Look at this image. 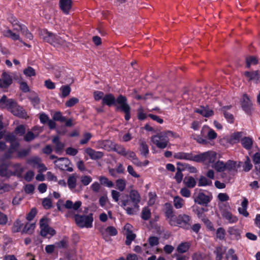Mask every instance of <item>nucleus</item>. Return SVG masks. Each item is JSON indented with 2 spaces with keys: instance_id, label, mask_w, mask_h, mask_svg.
Instances as JSON below:
<instances>
[{
  "instance_id": "nucleus-23",
  "label": "nucleus",
  "mask_w": 260,
  "mask_h": 260,
  "mask_svg": "<svg viewBox=\"0 0 260 260\" xmlns=\"http://www.w3.org/2000/svg\"><path fill=\"white\" fill-rule=\"evenodd\" d=\"M52 142L55 145V152L56 153H59L63 151L64 147V144L59 141V138L58 136L54 137L52 139Z\"/></svg>"
},
{
  "instance_id": "nucleus-21",
  "label": "nucleus",
  "mask_w": 260,
  "mask_h": 260,
  "mask_svg": "<svg viewBox=\"0 0 260 260\" xmlns=\"http://www.w3.org/2000/svg\"><path fill=\"white\" fill-rule=\"evenodd\" d=\"M15 100L13 99H8L6 95H4L1 99V108H7L9 110V107L14 104Z\"/></svg>"
},
{
  "instance_id": "nucleus-31",
  "label": "nucleus",
  "mask_w": 260,
  "mask_h": 260,
  "mask_svg": "<svg viewBox=\"0 0 260 260\" xmlns=\"http://www.w3.org/2000/svg\"><path fill=\"white\" fill-rule=\"evenodd\" d=\"M242 136V132H236L233 134L229 139V142L232 144L239 142Z\"/></svg>"
},
{
  "instance_id": "nucleus-5",
  "label": "nucleus",
  "mask_w": 260,
  "mask_h": 260,
  "mask_svg": "<svg viewBox=\"0 0 260 260\" xmlns=\"http://www.w3.org/2000/svg\"><path fill=\"white\" fill-rule=\"evenodd\" d=\"M76 223L80 228H90L92 226V222L93 218L92 214H89L88 215H80L75 214L74 216Z\"/></svg>"
},
{
  "instance_id": "nucleus-61",
  "label": "nucleus",
  "mask_w": 260,
  "mask_h": 260,
  "mask_svg": "<svg viewBox=\"0 0 260 260\" xmlns=\"http://www.w3.org/2000/svg\"><path fill=\"white\" fill-rule=\"evenodd\" d=\"M29 148L20 150L17 151V157L22 158L28 155L30 152Z\"/></svg>"
},
{
  "instance_id": "nucleus-12",
  "label": "nucleus",
  "mask_w": 260,
  "mask_h": 260,
  "mask_svg": "<svg viewBox=\"0 0 260 260\" xmlns=\"http://www.w3.org/2000/svg\"><path fill=\"white\" fill-rule=\"evenodd\" d=\"M14 115L20 118H24L26 116V112L22 107L19 106L15 101L14 104L11 106L8 110Z\"/></svg>"
},
{
  "instance_id": "nucleus-32",
  "label": "nucleus",
  "mask_w": 260,
  "mask_h": 260,
  "mask_svg": "<svg viewBox=\"0 0 260 260\" xmlns=\"http://www.w3.org/2000/svg\"><path fill=\"white\" fill-rule=\"evenodd\" d=\"M183 183L188 188H193L197 183L196 180L191 176L185 177L183 180Z\"/></svg>"
},
{
  "instance_id": "nucleus-48",
  "label": "nucleus",
  "mask_w": 260,
  "mask_h": 260,
  "mask_svg": "<svg viewBox=\"0 0 260 260\" xmlns=\"http://www.w3.org/2000/svg\"><path fill=\"white\" fill-rule=\"evenodd\" d=\"M13 168L15 169V172H13V175H16L20 176L24 171V168L19 164H16L13 165Z\"/></svg>"
},
{
  "instance_id": "nucleus-43",
  "label": "nucleus",
  "mask_w": 260,
  "mask_h": 260,
  "mask_svg": "<svg viewBox=\"0 0 260 260\" xmlns=\"http://www.w3.org/2000/svg\"><path fill=\"white\" fill-rule=\"evenodd\" d=\"M99 180L102 185L107 186L108 187H112L114 186L113 183L105 176H101Z\"/></svg>"
},
{
  "instance_id": "nucleus-30",
  "label": "nucleus",
  "mask_w": 260,
  "mask_h": 260,
  "mask_svg": "<svg viewBox=\"0 0 260 260\" xmlns=\"http://www.w3.org/2000/svg\"><path fill=\"white\" fill-rule=\"evenodd\" d=\"M77 174L74 173L70 175L68 179V185L71 190L74 189L76 186Z\"/></svg>"
},
{
  "instance_id": "nucleus-51",
  "label": "nucleus",
  "mask_w": 260,
  "mask_h": 260,
  "mask_svg": "<svg viewBox=\"0 0 260 260\" xmlns=\"http://www.w3.org/2000/svg\"><path fill=\"white\" fill-rule=\"evenodd\" d=\"M137 117L140 120H143L147 117V115L144 112V109L142 106H140L137 109Z\"/></svg>"
},
{
  "instance_id": "nucleus-40",
  "label": "nucleus",
  "mask_w": 260,
  "mask_h": 260,
  "mask_svg": "<svg viewBox=\"0 0 260 260\" xmlns=\"http://www.w3.org/2000/svg\"><path fill=\"white\" fill-rule=\"evenodd\" d=\"M116 186L120 191H123L125 188L126 181L123 179H117L116 181Z\"/></svg>"
},
{
  "instance_id": "nucleus-37",
  "label": "nucleus",
  "mask_w": 260,
  "mask_h": 260,
  "mask_svg": "<svg viewBox=\"0 0 260 260\" xmlns=\"http://www.w3.org/2000/svg\"><path fill=\"white\" fill-rule=\"evenodd\" d=\"M190 244L188 242H182L178 245L177 247V251L180 253H183L188 251Z\"/></svg>"
},
{
  "instance_id": "nucleus-16",
  "label": "nucleus",
  "mask_w": 260,
  "mask_h": 260,
  "mask_svg": "<svg viewBox=\"0 0 260 260\" xmlns=\"http://www.w3.org/2000/svg\"><path fill=\"white\" fill-rule=\"evenodd\" d=\"M85 152L90 156V158L96 160L101 158L104 156L103 152L96 151L91 148H87L85 149Z\"/></svg>"
},
{
  "instance_id": "nucleus-62",
  "label": "nucleus",
  "mask_w": 260,
  "mask_h": 260,
  "mask_svg": "<svg viewBox=\"0 0 260 260\" xmlns=\"http://www.w3.org/2000/svg\"><path fill=\"white\" fill-rule=\"evenodd\" d=\"M252 167V165L251 164V161L249 157H246V160L245 161L244 165L243 166V170L245 172H248L250 171Z\"/></svg>"
},
{
  "instance_id": "nucleus-3",
  "label": "nucleus",
  "mask_w": 260,
  "mask_h": 260,
  "mask_svg": "<svg viewBox=\"0 0 260 260\" xmlns=\"http://www.w3.org/2000/svg\"><path fill=\"white\" fill-rule=\"evenodd\" d=\"M174 137V134L170 131L159 133L151 137V141L157 147L164 149L167 147L169 142V137Z\"/></svg>"
},
{
  "instance_id": "nucleus-57",
  "label": "nucleus",
  "mask_w": 260,
  "mask_h": 260,
  "mask_svg": "<svg viewBox=\"0 0 260 260\" xmlns=\"http://www.w3.org/2000/svg\"><path fill=\"white\" fill-rule=\"evenodd\" d=\"M136 237V234L133 233L131 231L128 232L126 235V239L125 241L126 245H129L132 241L135 239Z\"/></svg>"
},
{
  "instance_id": "nucleus-8",
  "label": "nucleus",
  "mask_w": 260,
  "mask_h": 260,
  "mask_svg": "<svg viewBox=\"0 0 260 260\" xmlns=\"http://www.w3.org/2000/svg\"><path fill=\"white\" fill-rule=\"evenodd\" d=\"M82 202L80 201H76L74 204L71 200H67L64 204H63V201L59 200L57 202L56 206L59 211H63V207L68 209H73L77 211L81 207Z\"/></svg>"
},
{
  "instance_id": "nucleus-35",
  "label": "nucleus",
  "mask_w": 260,
  "mask_h": 260,
  "mask_svg": "<svg viewBox=\"0 0 260 260\" xmlns=\"http://www.w3.org/2000/svg\"><path fill=\"white\" fill-rule=\"evenodd\" d=\"M192 260H211L210 257L204 253L197 252L192 255Z\"/></svg>"
},
{
  "instance_id": "nucleus-15",
  "label": "nucleus",
  "mask_w": 260,
  "mask_h": 260,
  "mask_svg": "<svg viewBox=\"0 0 260 260\" xmlns=\"http://www.w3.org/2000/svg\"><path fill=\"white\" fill-rule=\"evenodd\" d=\"M211 198L203 192H199L194 199V202L199 205L207 206L210 202Z\"/></svg>"
},
{
  "instance_id": "nucleus-59",
  "label": "nucleus",
  "mask_w": 260,
  "mask_h": 260,
  "mask_svg": "<svg viewBox=\"0 0 260 260\" xmlns=\"http://www.w3.org/2000/svg\"><path fill=\"white\" fill-rule=\"evenodd\" d=\"M225 231L222 228H219L216 231V237L220 240H223L225 238Z\"/></svg>"
},
{
  "instance_id": "nucleus-18",
  "label": "nucleus",
  "mask_w": 260,
  "mask_h": 260,
  "mask_svg": "<svg viewBox=\"0 0 260 260\" xmlns=\"http://www.w3.org/2000/svg\"><path fill=\"white\" fill-rule=\"evenodd\" d=\"M72 3V0H60L59 6L65 14H68L71 9Z\"/></svg>"
},
{
  "instance_id": "nucleus-1",
  "label": "nucleus",
  "mask_w": 260,
  "mask_h": 260,
  "mask_svg": "<svg viewBox=\"0 0 260 260\" xmlns=\"http://www.w3.org/2000/svg\"><path fill=\"white\" fill-rule=\"evenodd\" d=\"M102 104L109 107L115 106L117 110H121L125 114V120L130 119L131 108L125 96L120 94L116 99L112 93L106 94L102 99Z\"/></svg>"
},
{
  "instance_id": "nucleus-55",
  "label": "nucleus",
  "mask_w": 260,
  "mask_h": 260,
  "mask_svg": "<svg viewBox=\"0 0 260 260\" xmlns=\"http://www.w3.org/2000/svg\"><path fill=\"white\" fill-rule=\"evenodd\" d=\"M53 119L54 121L64 122L66 120V118L62 116L60 112H56L53 116Z\"/></svg>"
},
{
  "instance_id": "nucleus-50",
  "label": "nucleus",
  "mask_w": 260,
  "mask_h": 260,
  "mask_svg": "<svg viewBox=\"0 0 260 260\" xmlns=\"http://www.w3.org/2000/svg\"><path fill=\"white\" fill-rule=\"evenodd\" d=\"M35 228L34 223H27L25 224L22 230V233L31 234L34 231Z\"/></svg>"
},
{
  "instance_id": "nucleus-29",
  "label": "nucleus",
  "mask_w": 260,
  "mask_h": 260,
  "mask_svg": "<svg viewBox=\"0 0 260 260\" xmlns=\"http://www.w3.org/2000/svg\"><path fill=\"white\" fill-rule=\"evenodd\" d=\"M222 215L223 218H225L230 223H235L238 221V218L228 211H224L222 212Z\"/></svg>"
},
{
  "instance_id": "nucleus-64",
  "label": "nucleus",
  "mask_w": 260,
  "mask_h": 260,
  "mask_svg": "<svg viewBox=\"0 0 260 260\" xmlns=\"http://www.w3.org/2000/svg\"><path fill=\"white\" fill-rule=\"evenodd\" d=\"M148 242L151 247L156 246L159 244V238L155 236H151L148 239Z\"/></svg>"
},
{
  "instance_id": "nucleus-19",
  "label": "nucleus",
  "mask_w": 260,
  "mask_h": 260,
  "mask_svg": "<svg viewBox=\"0 0 260 260\" xmlns=\"http://www.w3.org/2000/svg\"><path fill=\"white\" fill-rule=\"evenodd\" d=\"M120 206L126 211L128 207H133L132 201L128 199V195L122 194L121 197Z\"/></svg>"
},
{
  "instance_id": "nucleus-20",
  "label": "nucleus",
  "mask_w": 260,
  "mask_h": 260,
  "mask_svg": "<svg viewBox=\"0 0 260 260\" xmlns=\"http://www.w3.org/2000/svg\"><path fill=\"white\" fill-rule=\"evenodd\" d=\"M207 132L208 137L209 139L213 140L217 138V134L215 132L210 128L208 126H204L201 130V134L203 136Z\"/></svg>"
},
{
  "instance_id": "nucleus-25",
  "label": "nucleus",
  "mask_w": 260,
  "mask_h": 260,
  "mask_svg": "<svg viewBox=\"0 0 260 260\" xmlns=\"http://www.w3.org/2000/svg\"><path fill=\"white\" fill-rule=\"evenodd\" d=\"M19 147V143L17 141L11 143V146L5 154V157L6 158H9L11 157L12 154L16 151Z\"/></svg>"
},
{
  "instance_id": "nucleus-41",
  "label": "nucleus",
  "mask_w": 260,
  "mask_h": 260,
  "mask_svg": "<svg viewBox=\"0 0 260 260\" xmlns=\"http://www.w3.org/2000/svg\"><path fill=\"white\" fill-rule=\"evenodd\" d=\"M60 90L61 92V96L62 98H66L70 94L71 88L69 85H63L60 87Z\"/></svg>"
},
{
  "instance_id": "nucleus-27",
  "label": "nucleus",
  "mask_w": 260,
  "mask_h": 260,
  "mask_svg": "<svg viewBox=\"0 0 260 260\" xmlns=\"http://www.w3.org/2000/svg\"><path fill=\"white\" fill-rule=\"evenodd\" d=\"M13 175L12 172L8 170L6 165L2 164L0 166V176L9 177Z\"/></svg>"
},
{
  "instance_id": "nucleus-34",
  "label": "nucleus",
  "mask_w": 260,
  "mask_h": 260,
  "mask_svg": "<svg viewBox=\"0 0 260 260\" xmlns=\"http://www.w3.org/2000/svg\"><path fill=\"white\" fill-rule=\"evenodd\" d=\"M20 30L21 31L22 34L25 36V37L30 40H32L33 38V36L31 33L28 30L27 27L24 25L21 24L19 25Z\"/></svg>"
},
{
  "instance_id": "nucleus-47",
  "label": "nucleus",
  "mask_w": 260,
  "mask_h": 260,
  "mask_svg": "<svg viewBox=\"0 0 260 260\" xmlns=\"http://www.w3.org/2000/svg\"><path fill=\"white\" fill-rule=\"evenodd\" d=\"M231 258L232 260H238L237 256L235 254V250L231 248L230 249L225 256V259L226 260L229 259Z\"/></svg>"
},
{
  "instance_id": "nucleus-42",
  "label": "nucleus",
  "mask_w": 260,
  "mask_h": 260,
  "mask_svg": "<svg viewBox=\"0 0 260 260\" xmlns=\"http://www.w3.org/2000/svg\"><path fill=\"white\" fill-rule=\"evenodd\" d=\"M246 67L249 68L251 64L255 65L258 63V59L255 56H249L246 59Z\"/></svg>"
},
{
  "instance_id": "nucleus-46",
  "label": "nucleus",
  "mask_w": 260,
  "mask_h": 260,
  "mask_svg": "<svg viewBox=\"0 0 260 260\" xmlns=\"http://www.w3.org/2000/svg\"><path fill=\"white\" fill-rule=\"evenodd\" d=\"M182 171H183V168H181L180 167L179 168H177V172L175 176V179L178 183H181L183 177V175L182 173Z\"/></svg>"
},
{
  "instance_id": "nucleus-4",
  "label": "nucleus",
  "mask_w": 260,
  "mask_h": 260,
  "mask_svg": "<svg viewBox=\"0 0 260 260\" xmlns=\"http://www.w3.org/2000/svg\"><path fill=\"white\" fill-rule=\"evenodd\" d=\"M128 197H129V199L132 202L133 207H128L126 209V213L128 215H134L139 210V203L141 201V196L137 190H131Z\"/></svg>"
},
{
  "instance_id": "nucleus-52",
  "label": "nucleus",
  "mask_w": 260,
  "mask_h": 260,
  "mask_svg": "<svg viewBox=\"0 0 260 260\" xmlns=\"http://www.w3.org/2000/svg\"><path fill=\"white\" fill-rule=\"evenodd\" d=\"M225 170L232 171L236 169V162L233 160H229L225 163Z\"/></svg>"
},
{
  "instance_id": "nucleus-14",
  "label": "nucleus",
  "mask_w": 260,
  "mask_h": 260,
  "mask_svg": "<svg viewBox=\"0 0 260 260\" xmlns=\"http://www.w3.org/2000/svg\"><path fill=\"white\" fill-rule=\"evenodd\" d=\"M174 157L178 159H184L192 160L196 162V155H193L191 153H186L184 152H179L175 153Z\"/></svg>"
},
{
  "instance_id": "nucleus-6",
  "label": "nucleus",
  "mask_w": 260,
  "mask_h": 260,
  "mask_svg": "<svg viewBox=\"0 0 260 260\" xmlns=\"http://www.w3.org/2000/svg\"><path fill=\"white\" fill-rule=\"evenodd\" d=\"M196 162H203L212 164L217 159V153L214 151H207L196 155Z\"/></svg>"
},
{
  "instance_id": "nucleus-28",
  "label": "nucleus",
  "mask_w": 260,
  "mask_h": 260,
  "mask_svg": "<svg viewBox=\"0 0 260 260\" xmlns=\"http://www.w3.org/2000/svg\"><path fill=\"white\" fill-rule=\"evenodd\" d=\"M225 163L222 161L217 160L212 165V167L217 172H223L225 171Z\"/></svg>"
},
{
  "instance_id": "nucleus-17",
  "label": "nucleus",
  "mask_w": 260,
  "mask_h": 260,
  "mask_svg": "<svg viewBox=\"0 0 260 260\" xmlns=\"http://www.w3.org/2000/svg\"><path fill=\"white\" fill-rule=\"evenodd\" d=\"M244 75L248 78V81H254L255 83H258L260 79V74L258 71L253 72H245Z\"/></svg>"
},
{
  "instance_id": "nucleus-22",
  "label": "nucleus",
  "mask_w": 260,
  "mask_h": 260,
  "mask_svg": "<svg viewBox=\"0 0 260 260\" xmlns=\"http://www.w3.org/2000/svg\"><path fill=\"white\" fill-rule=\"evenodd\" d=\"M196 112L205 117H209L214 114L213 111L208 107H201L200 109L196 110Z\"/></svg>"
},
{
  "instance_id": "nucleus-58",
  "label": "nucleus",
  "mask_w": 260,
  "mask_h": 260,
  "mask_svg": "<svg viewBox=\"0 0 260 260\" xmlns=\"http://www.w3.org/2000/svg\"><path fill=\"white\" fill-rule=\"evenodd\" d=\"M105 233L108 234L111 236H115L118 234V232L116 228L112 226L107 227L105 229Z\"/></svg>"
},
{
  "instance_id": "nucleus-63",
  "label": "nucleus",
  "mask_w": 260,
  "mask_h": 260,
  "mask_svg": "<svg viewBox=\"0 0 260 260\" xmlns=\"http://www.w3.org/2000/svg\"><path fill=\"white\" fill-rule=\"evenodd\" d=\"M81 182L84 186L88 185L92 181V178L90 176L84 175L81 177Z\"/></svg>"
},
{
  "instance_id": "nucleus-13",
  "label": "nucleus",
  "mask_w": 260,
  "mask_h": 260,
  "mask_svg": "<svg viewBox=\"0 0 260 260\" xmlns=\"http://www.w3.org/2000/svg\"><path fill=\"white\" fill-rule=\"evenodd\" d=\"M103 144L105 147V149H106V147L107 145H112V147L111 148V149L114 150V151L116 152L119 154H120L122 156H126V150L125 149L119 145H117L115 144H113L112 142L110 141H105L103 142Z\"/></svg>"
},
{
  "instance_id": "nucleus-11",
  "label": "nucleus",
  "mask_w": 260,
  "mask_h": 260,
  "mask_svg": "<svg viewBox=\"0 0 260 260\" xmlns=\"http://www.w3.org/2000/svg\"><path fill=\"white\" fill-rule=\"evenodd\" d=\"M241 107L245 113L251 115L252 108V102L247 94H244L240 101Z\"/></svg>"
},
{
  "instance_id": "nucleus-44",
  "label": "nucleus",
  "mask_w": 260,
  "mask_h": 260,
  "mask_svg": "<svg viewBox=\"0 0 260 260\" xmlns=\"http://www.w3.org/2000/svg\"><path fill=\"white\" fill-rule=\"evenodd\" d=\"M184 204V200L179 196H176L174 198V205L176 209H180L182 207Z\"/></svg>"
},
{
  "instance_id": "nucleus-33",
  "label": "nucleus",
  "mask_w": 260,
  "mask_h": 260,
  "mask_svg": "<svg viewBox=\"0 0 260 260\" xmlns=\"http://www.w3.org/2000/svg\"><path fill=\"white\" fill-rule=\"evenodd\" d=\"M28 99L35 108L39 107L40 103V99L35 92L32 93L29 96Z\"/></svg>"
},
{
  "instance_id": "nucleus-56",
  "label": "nucleus",
  "mask_w": 260,
  "mask_h": 260,
  "mask_svg": "<svg viewBox=\"0 0 260 260\" xmlns=\"http://www.w3.org/2000/svg\"><path fill=\"white\" fill-rule=\"evenodd\" d=\"M23 73L26 77H32L36 75L35 70L31 67H28L23 70Z\"/></svg>"
},
{
  "instance_id": "nucleus-49",
  "label": "nucleus",
  "mask_w": 260,
  "mask_h": 260,
  "mask_svg": "<svg viewBox=\"0 0 260 260\" xmlns=\"http://www.w3.org/2000/svg\"><path fill=\"white\" fill-rule=\"evenodd\" d=\"M211 184L212 181L204 176H201L199 180L198 185L199 186L210 185Z\"/></svg>"
},
{
  "instance_id": "nucleus-26",
  "label": "nucleus",
  "mask_w": 260,
  "mask_h": 260,
  "mask_svg": "<svg viewBox=\"0 0 260 260\" xmlns=\"http://www.w3.org/2000/svg\"><path fill=\"white\" fill-rule=\"evenodd\" d=\"M241 142L242 146L246 150H250L252 147L253 140L249 137H245L241 139Z\"/></svg>"
},
{
  "instance_id": "nucleus-7",
  "label": "nucleus",
  "mask_w": 260,
  "mask_h": 260,
  "mask_svg": "<svg viewBox=\"0 0 260 260\" xmlns=\"http://www.w3.org/2000/svg\"><path fill=\"white\" fill-rule=\"evenodd\" d=\"M40 235L46 237L48 234L53 236L56 234L54 229L49 226V221L47 218L43 217L40 220Z\"/></svg>"
},
{
  "instance_id": "nucleus-36",
  "label": "nucleus",
  "mask_w": 260,
  "mask_h": 260,
  "mask_svg": "<svg viewBox=\"0 0 260 260\" xmlns=\"http://www.w3.org/2000/svg\"><path fill=\"white\" fill-rule=\"evenodd\" d=\"M54 247L57 249L67 248L68 246V241L66 237L61 240L56 242L54 244Z\"/></svg>"
},
{
  "instance_id": "nucleus-60",
  "label": "nucleus",
  "mask_w": 260,
  "mask_h": 260,
  "mask_svg": "<svg viewBox=\"0 0 260 260\" xmlns=\"http://www.w3.org/2000/svg\"><path fill=\"white\" fill-rule=\"evenodd\" d=\"M79 100L76 98H72L69 100L67 101L65 105L67 107H72L79 102Z\"/></svg>"
},
{
  "instance_id": "nucleus-54",
  "label": "nucleus",
  "mask_w": 260,
  "mask_h": 260,
  "mask_svg": "<svg viewBox=\"0 0 260 260\" xmlns=\"http://www.w3.org/2000/svg\"><path fill=\"white\" fill-rule=\"evenodd\" d=\"M228 232L231 235H235L236 239L238 240L240 238V232L238 229L231 227L229 228Z\"/></svg>"
},
{
  "instance_id": "nucleus-45",
  "label": "nucleus",
  "mask_w": 260,
  "mask_h": 260,
  "mask_svg": "<svg viewBox=\"0 0 260 260\" xmlns=\"http://www.w3.org/2000/svg\"><path fill=\"white\" fill-rule=\"evenodd\" d=\"M151 216V211L148 207H144L143 208L141 213V217L143 219L147 220L150 218Z\"/></svg>"
},
{
  "instance_id": "nucleus-2",
  "label": "nucleus",
  "mask_w": 260,
  "mask_h": 260,
  "mask_svg": "<svg viewBox=\"0 0 260 260\" xmlns=\"http://www.w3.org/2000/svg\"><path fill=\"white\" fill-rule=\"evenodd\" d=\"M42 38L47 42L55 47H69V43L63 38L48 31L47 30H43L41 32Z\"/></svg>"
},
{
  "instance_id": "nucleus-39",
  "label": "nucleus",
  "mask_w": 260,
  "mask_h": 260,
  "mask_svg": "<svg viewBox=\"0 0 260 260\" xmlns=\"http://www.w3.org/2000/svg\"><path fill=\"white\" fill-rule=\"evenodd\" d=\"M166 211L165 214L166 216L170 218L173 217L174 215L173 213V208L172 205L170 203H166Z\"/></svg>"
},
{
  "instance_id": "nucleus-38",
  "label": "nucleus",
  "mask_w": 260,
  "mask_h": 260,
  "mask_svg": "<svg viewBox=\"0 0 260 260\" xmlns=\"http://www.w3.org/2000/svg\"><path fill=\"white\" fill-rule=\"evenodd\" d=\"M140 146L141 154L145 157H147L149 153V149L146 143L144 141H140Z\"/></svg>"
},
{
  "instance_id": "nucleus-9",
  "label": "nucleus",
  "mask_w": 260,
  "mask_h": 260,
  "mask_svg": "<svg viewBox=\"0 0 260 260\" xmlns=\"http://www.w3.org/2000/svg\"><path fill=\"white\" fill-rule=\"evenodd\" d=\"M176 223L180 228L188 230L191 227V218L186 214H180L177 217Z\"/></svg>"
},
{
  "instance_id": "nucleus-10",
  "label": "nucleus",
  "mask_w": 260,
  "mask_h": 260,
  "mask_svg": "<svg viewBox=\"0 0 260 260\" xmlns=\"http://www.w3.org/2000/svg\"><path fill=\"white\" fill-rule=\"evenodd\" d=\"M55 165L61 170L73 172V168L70 160L66 157H61L54 161Z\"/></svg>"
},
{
  "instance_id": "nucleus-53",
  "label": "nucleus",
  "mask_w": 260,
  "mask_h": 260,
  "mask_svg": "<svg viewBox=\"0 0 260 260\" xmlns=\"http://www.w3.org/2000/svg\"><path fill=\"white\" fill-rule=\"evenodd\" d=\"M5 35L6 37H8L11 38L12 40H20V38L19 35L13 32L11 30L8 29L6 32Z\"/></svg>"
},
{
  "instance_id": "nucleus-24",
  "label": "nucleus",
  "mask_w": 260,
  "mask_h": 260,
  "mask_svg": "<svg viewBox=\"0 0 260 260\" xmlns=\"http://www.w3.org/2000/svg\"><path fill=\"white\" fill-rule=\"evenodd\" d=\"M226 250V248L225 247L222 246L216 247L213 252L215 254V260H221Z\"/></svg>"
}]
</instances>
